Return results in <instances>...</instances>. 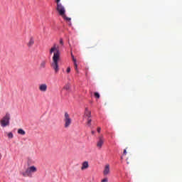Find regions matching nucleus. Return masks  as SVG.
I'll list each match as a JSON object with an SVG mask.
<instances>
[{"instance_id": "1", "label": "nucleus", "mask_w": 182, "mask_h": 182, "mask_svg": "<svg viewBox=\"0 0 182 182\" xmlns=\"http://www.w3.org/2000/svg\"><path fill=\"white\" fill-rule=\"evenodd\" d=\"M53 56V62L51 63V68L53 69L55 73H59V60H60V50H59V46L58 44H53L50 49V55Z\"/></svg>"}, {"instance_id": "2", "label": "nucleus", "mask_w": 182, "mask_h": 182, "mask_svg": "<svg viewBox=\"0 0 182 182\" xmlns=\"http://www.w3.org/2000/svg\"><path fill=\"white\" fill-rule=\"evenodd\" d=\"M56 10L58 12L60 16H62L65 21H67L68 22H70L71 18L66 16V9H65V6H63V4H58L57 5Z\"/></svg>"}, {"instance_id": "3", "label": "nucleus", "mask_w": 182, "mask_h": 182, "mask_svg": "<svg viewBox=\"0 0 182 182\" xmlns=\"http://www.w3.org/2000/svg\"><path fill=\"white\" fill-rule=\"evenodd\" d=\"M63 123L65 129H69L72 125V118L68 112H65L63 117Z\"/></svg>"}, {"instance_id": "4", "label": "nucleus", "mask_w": 182, "mask_h": 182, "mask_svg": "<svg viewBox=\"0 0 182 182\" xmlns=\"http://www.w3.org/2000/svg\"><path fill=\"white\" fill-rule=\"evenodd\" d=\"M36 171H38L36 167H35V166H32L28 167L25 172H21V174L23 177H31V176H32V173H36Z\"/></svg>"}, {"instance_id": "5", "label": "nucleus", "mask_w": 182, "mask_h": 182, "mask_svg": "<svg viewBox=\"0 0 182 182\" xmlns=\"http://www.w3.org/2000/svg\"><path fill=\"white\" fill-rule=\"evenodd\" d=\"M9 120H11V114L7 112L0 121L1 127H6V126H9Z\"/></svg>"}, {"instance_id": "6", "label": "nucleus", "mask_w": 182, "mask_h": 182, "mask_svg": "<svg viewBox=\"0 0 182 182\" xmlns=\"http://www.w3.org/2000/svg\"><path fill=\"white\" fill-rule=\"evenodd\" d=\"M92 112L89 109L85 108V117L87 119V127H90L92 126Z\"/></svg>"}, {"instance_id": "7", "label": "nucleus", "mask_w": 182, "mask_h": 182, "mask_svg": "<svg viewBox=\"0 0 182 182\" xmlns=\"http://www.w3.org/2000/svg\"><path fill=\"white\" fill-rule=\"evenodd\" d=\"M103 144H105V138L103 137V136H99V139L97 142V149H102V147H103Z\"/></svg>"}, {"instance_id": "8", "label": "nucleus", "mask_w": 182, "mask_h": 182, "mask_svg": "<svg viewBox=\"0 0 182 182\" xmlns=\"http://www.w3.org/2000/svg\"><path fill=\"white\" fill-rule=\"evenodd\" d=\"M103 174L104 176H109V174H110V165L109 164L105 166Z\"/></svg>"}, {"instance_id": "9", "label": "nucleus", "mask_w": 182, "mask_h": 182, "mask_svg": "<svg viewBox=\"0 0 182 182\" xmlns=\"http://www.w3.org/2000/svg\"><path fill=\"white\" fill-rule=\"evenodd\" d=\"M38 89L40 92H42L43 93H45L48 90V85L43 83L41 84L38 87Z\"/></svg>"}, {"instance_id": "10", "label": "nucleus", "mask_w": 182, "mask_h": 182, "mask_svg": "<svg viewBox=\"0 0 182 182\" xmlns=\"http://www.w3.org/2000/svg\"><path fill=\"white\" fill-rule=\"evenodd\" d=\"M87 168H89V162L85 161L82 164L81 170L82 171H85V170H87Z\"/></svg>"}, {"instance_id": "11", "label": "nucleus", "mask_w": 182, "mask_h": 182, "mask_svg": "<svg viewBox=\"0 0 182 182\" xmlns=\"http://www.w3.org/2000/svg\"><path fill=\"white\" fill-rule=\"evenodd\" d=\"M46 63L47 61L43 60L41 62L40 65H39V69H45L46 68Z\"/></svg>"}, {"instance_id": "12", "label": "nucleus", "mask_w": 182, "mask_h": 182, "mask_svg": "<svg viewBox=\"0 0 182 182\" xmlns=\"http://www.w3.org/2000/svg\"><path fill=\"white\" fill-rule=\"evenodd\" d=\"M18 134H21V136H25L26 134V132H25V130H23L22 129H18Z\"/></svg>"}, {"instance_id": "13", "label": "nucleus", "mask_w": 182, "mask_h": 182, "mask_svg": "<svg viewBox=\"0 0 182 182\" xmlns=\"http://www.w3.org/2000/svg\"><path fill=\"white\" fill-rule=\"evenodd\" d=\"M33 43H35V41L33 40V38H31L28 43V46L31 48V46H32Z\"/></svg>"}, {"instance_id": "14", "label": "nucleus", "mask_w": 182, "mask_h": 182, "mask_svg": "<svg viewBox=\"0 0 182 182\" xmlns=\"http://www.w3.org/2000/svg\"><path fill=\"white\" fill-rule=\"evenodd\" d=\"M94 96H95V97H96V99L100 98V95L99 94V92H95Z\"/></svg>"}, {"instance_id": "15", "label": "nucleus", "mask_w": 182, "mask_h": 182, "mask_svg": "<svg viewBox=\"0 0 182 182\" xmlns=\"http://www.w3.org/2000/svg\"><path fill=\"white\" fill-rule=\"evenodd\" d=\"M74 68H75L77 73H79V70L77 69V63H74Z\"/></svg>"}, {"instance_id": "16", "label": "nucleus", "mask_w": 182, "mask_h": 182, "mask_svg": "<svg viewBox=\"0 0 182 182\" xmlns=\"http://www.w3.org/2000/svg\"><path fill=\"white\" fill-rule=\"evenodd\" d=\"M8 137H9V139H13L14 138V134H12V132H9L8 134Z\"/></svg>"}, {"instance_id": "17", "label": "nucleus", "mask_w": 182, "mask_h": 182, "mask_svg": "<svg viewBox=\"0 0 182 182\" xmlns=\"http://www.w3.org/2000/svg\"><path fill=\"white\" fill-rule=\"evenodd\" d=\"M71 58L73 59V61L74 63H76V58H75V56L73 55V53H71Z\"/></svg>"}, {"instance_id": "18", "label": "nucleus", "mask_w": 182, "mask_h": 182, "mask_svg": "<svg viewBox=\"0 0 182 182\" xmlns=\"http://www.w3.org/2000/svg\"><path fill=\"white\" fill-rule=\"evenodd\" d=\"M63 89H65V90H69V89H70V87L69 86V85H66L65 86H64Z\"/></svg>"}, {"instance_id": "19", "label": "nucleus", "mask_w": 182, "mask_h": 182, "mask_svg": "<svg viewBox=\"0 0 182 182\" xmlns=\"http://www.w3.org/2000/svg\"><path fill=\"white\" fill-rule=\"evenodd\" d=\"M108 181H109V179L107 178H105L101 181V182H108Z\"/></svg>"}, {"instance_id": "20", "label": "nucleus", "mask_w": 182, "mask_h": 182, "mask_svg": "<svg viewBox=\"0 0 182 182\" xmlns=\"http://www.w3.org/2000/svg\"><path fill=\"white\" fill-rule=\"evenodd\" d=\"M55 2L57 4V6L62 4V3H60V0H55Z\"/></svg>"}, {"instance_id": "21", "label": "nucleus", "mask_w": 182, "mask_h": 182, "mask_svg": "<svg viewBox=\"0 0 182 182\" xmlns=\"http://www.w3.org/2000/svg\"><path fill=\"white\" fill-rule=\"evenodd\" d=\"M66 72L67 73H70V67H68Z\"/></svg>"}, {"instance_id": "22", "label": "nucleus", "mask_w": 182, "mask_h": 182, "mask_svg": "<svg viewBox=\"0 0 182 182\" xmlns=\"http://www.w3.org/2000/svg\"><path fill=\"white\" fill-rule=\"evenodd\" d=\"M60 44H61V46H63V39H60Z\"/></svg>"}, {"instance_id": "23", "label": "nucleus", "mask_w": 182, "mask_h": 182, "mask_svg": "<svg viewBox=\"0 0 182 182\" xmlns=\"http://www.w3.org/2000/svg\"><path fill=\"white\" fill-rule=\"evenodd\" d=\"M100 130H102V129H101L100 127H98V128L97 129V132L98 133H100Z\"/></svg>"}, {"instance_id": "24", "label": "nucleus", "mask_w": 182, "mask_h": 182, "mask_svg": "<svg viewBox=\"0 0 182 182\" xmlns=\"http://www.w3.org/2000/svg\"><path fill=\"white\" fill-rule=\"evenodd\" d=\"M124 154H127V151L126 149L124 150Z\"/></svg>"}, {"instance_id": "25", "label": "nucleus", "mask_w": 182, "mask_h": 182, "mask_svg": "<svg viewBox=\"0 0 182 182\" xmlns=\"http://www.w3.org/2000/svg\"><path fill=\"white\" fill-rule=\"evenodd\" d=\"M93 133H95L94 132H92V134H93Z\"/></svg>"}, {"instance_id": "26", "label": "nucleus", "mask_w": 182, "mask_h": 182, "mask_svg": "<svg viewBox=\"0 0 182 182\" xmlns=\"http://www.w3.org/2000/svg\"><path fill=\"white\" fill-rule=\"evenodd\" d=\"M0 159H1V155H0Z\"/></svg>"}]
</instances>
